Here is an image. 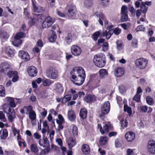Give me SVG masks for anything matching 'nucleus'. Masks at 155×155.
I'll return each mask as SVG.
<instances>
[{"instance_id":"4c0bfd02","label":"nucleus","mask_w":155,"mask_h":155,"mask_svg":"<svg viewBox=\"0 0 155 155\" xmlns=\"http://www.w3.org/2000/svg\"><path fill=\"white\" fill-rule=\"evenodd\" d=\"M56 38V35L55 32L53 31H52V34L49 38V41L51 42H53L55 40Z\"/></svg>"},{"instance_id":"37998d69","label":"nucleus","mask_w":155,"mask_h":155,"mask_svg":"<svg viewBox=\"0 0 155 155\" xmlns=\"http://www.w3.org/2000/svg\"><path fill=\"white\" fill-rule=\"evenodd\" d=\"M52 83L51 81L49 79H46L43 82V85L44 86H48Z\"/></svg>"},{"instance_id":"6e6d98bb","label":"nucleus","mask_w":155,"mask_h":155,"mask_svg":"<svg viewBox=\"0 0 155 155\" xmlns=\"http://www.w3.org/2000/svg\"><path fill=\"white\" fill-rule=\"evenodd\" d=\"M127 7L126 5H123L121 9V14H127Z\"/></svg>"},{"instance_id":"e433bc0d","label":"nucleus","mask_w":155,"mask_h":155,"mask_svg":"<svg viewBox=\"0 0 155 155\" xmlns=\"http://www.w3.org/2000/svg\"><path fill=\"white\" fill-rule=\"evenodd\" d=\"M71 128L72 130V132L73 134L75 135H77L78 130L77 126L74 124H72L71 126Z\"/></svg>"},{"instance_id":"3c124183","label":"nucleus","mask_w":155,"mask_h":155,"mask_svg":"<svg viewBox=\"0 0 155 155\" xmlns=\"http://www.w3.org/2000/svg\"><path fill=\"white\" fill-rule=\"evenodd\" d=\"M103 50L104 51H106L107 50L108 48V44L107 42H104L102 45Z\"/></svg>"},{"instance_id":"393cba45","label":"nucleus","mask_w":155,"mask_h":155,"mask_svg":"<svg viewBox=\"0 0 155 155\" xmlns=\"http://www.w3.org/2000/svg\"><path fill=\"white\" fill-rule=\"evenodd\" d=\"M87 114V111L86 109L83 108L81 110L80 112V116L83 119H84L86 118Z\"/></svg>"},{"instance_id":"6e6552de","label":"nucleus","mask_w":155,"mask_h":155,"mask_svg":"<svg viewBox=\"0 0 155 155\" xmlns=\"http://www.w3.org/2000/svg\"><path fill=\"white\" fill-rule=\"evenodd\" d=\"M54 19L50 16H48L45 18L42 24V26L44 28H48L54 23Z\"/></svg>"},{"instance_id":"864d4df0","label":"nucleus","mask_w":155,"mask_h":155,"mask_svg":"<svg viewBox=\"0 0 155 155\" xmlns=\"http://www.w3.org/2000/svg\"><path fill=\"white\" fill-rule=\"evenodd\" d=\"M139 109L141 111L146 112L147 110L148 107L145 105L140 106L139 107Z\"/></svg>"},{"instance_id":"423d86ee","label":"nucleus","mask_w":155,"mask_h":155,"mask_svg":"<svg viewBox=\"0 0 155 155\" xmlns=\"http://www.w3.org/2000/svg\"><path fill=\"white\" fill-rule=\"evenodd\" d=\"M7 106V104L3 106V110L5 112H7V117L9 121L12 123L13 122L14 120L16 118L15 113L14 111V109H11L9 107H7L8 109V112H7L6 110L5 109V107Z\"/></svg>"},{"instance_id":"338daca9","label":"nucleus","mask_w":155,"mask_h":155,"mask_svg":"<svg viewBox=\"0 0 155 155\" xmlns=\"http://www.w3.org/2000/svg\"><path fill=\"white\" fill-rule=\"evenodd\" d=\"M132 46L134 48H136L137 46V39H134L132 41Z\"/></svg>"},{"instance_id":"58836bf2","label":"nucleus","mask_w":155,"mask_h":155,"mask_svg":"<svg viewBox=\"0 0 155 155\" xmlns=\"http://www.w3.org/2000/svg\"><path fill=\"white\" fill-rule=\"evenodd\" d=\"M101 33V32L100 31L95 32L93 34L92 38L94 41H97Z\"/></svg>"},{"instance_id":"603ef678","label":"nucleus","mask_w":155,"mask_h":155,"mask_svg":"<svg viewBox=\"0 0 155 155\" xmlns=\"http://www.w3.org/2000/svg\"><path fill=\"white\" fill-rule=\"evenodd\" d=\"M18 74L17 71H9L8 73V76L9 78H11L14 76L15 74Z\"/></svg>"},{"instance_id":"0e129e2a","label":"nucleus","mask_w":155,"mask_h":155,"mask_svg":"<svg viewBox=\"0 0 155 155\" xmlns=\"http://www.w3.org/2000/svg\"><path fill=\"white\" fill-rule=\"evenodd\" d=\"M12 131L14 133V135L15 136L16 134H19L20 131L19 130L16 129L14 126V125L12 127Z\"/></svg>"},{"instance_id":"8fccbe9b","label":"nucleus","mask_w":155,"mask_h":155,"mask_svg":"<svg viewBox=\"0 0 155 155\" xmlns=\"http://www.w3.org/2000/svg\"><path fill=\"white\" fill-rule=\"evenodd\" d=\"M0 119L4 122H6L7 121L6 118L4 114L1 111H0Z\"/></svg>"},{"instance_id":"c756f323","label":"nucleus","mask_w":155,"mask_h":155,"mask_svg":"<svg viewBox=\"0 0 155 155\" xmlns=\"http://www.w3.org/2000/svg\"><path fill=\"white\" fill-rule=\"evenodd\" d=\"M33 9L35 12L39 13L43 11V8L38 5H36L33 3Z\"/></svg>"},{"instance_id":"4468645a","label":"nucleus","mask_w":155,"mask_h":155,"mask_svg":"<svg viewBox=\"0 0 155 155\" xmlns=\"http://www.w3.org/2000/svg\"><path fill=\"white\" fill-rule=\"evenodd\" d=\"M125 138L127 141L129 142L132 141L135 138V134L132 131L127 132L125 134Z\"/></svg>"},{"instance_id":"a19ab883","label":"nucleus","mask_w":155,"mask_h":155,"mask_svg":"<svg viewBox=\"0 0 155 155\" xmlns=\"http://www.w3.org/2000/svg\"><path fill=\"white\" fill-rule=\"evenodd\" d=\"M146 100L147 103L149 105H152L154 103V101L153 99L149 96L147 97Z\"/></svg>"},{"instance_id":"20e7f679","label":"nucleus","mask_w":155,"mask_h":155,"mask_svg":"<svg viewBox=\"0 0 155 155\" xmlns=\"http://www.w3.org/2000/svg\"><path fill=\"white\" fill-rule=\"evenodd\" d=\"M148 62V61L147 59L140 58L136 59L135 61V64L136 68L142 69L146 68Z\"/></svg>"},{"instance_id":"dca6fc26","label":"nucleus","mask_w":155,"mask_h":155,"mask_svg":"<svg viewBox=\"0 0 155 155\" xmlns=\"http://www.w3.org/2000/svg\"><path fill=\"white\" fill-rule=\"evenodd\" d=\"M97 17L98 18V21L100 24L102 26L103 25V23L105 24H108V21H107L105 17L102 14L100 13L97 15Z\"/></svg>"},{"instance_id":"9b49d317","label":"nucleus","mask_w":155,"mask_h":155,"mask_svg":"<svg viewBox=\"0 0 155 155\" xmlns=\"http://www.w3.org/2000/svg\"><path fill=\"white\" fill-rule=\"evenodd\" d=\"M71 52L72 54L75 56H79L81 54V48L76 45H73L71 47Z\"/></svg>"},{"instance_id":"2f4dec72","label":"nucleus","mask_w":155,"mask_h":155,"mask_svg":"<svg viewBox=\"0 0 155 155\" xmlns=\"http://www.w3.org/2000/svg\"><path fill=\"white\" fill-rule=\"evenodd\" d=\"M29 118L31 119V122L33 124V122L36 119V114L35 112L33 110L29 113Z\"/></svg>"},{"instance_id":"2eb2a0df","label":"nucleus","mask_w":155,"mask_h":155,"mask_svg":"<svg viewBox=\"0 0 155 155\" xmlns=\"http://www.w3.org/2000/svg\"><path fill=\"white\" fill-rule=\"evenodd\" d=\"M28 72L29 75L31 77L35 76L37 73L36 68L33 66L29 67L28 69Z\"/></svg>"},{"instance_id":"4be33fe9","label":"nucleus","mask_w":155,"mask_h":155,"mask_svg":"<svg viewBox=\"0 0 155 155\" xmlns=\"http://www.w3.org/2000/svg\"><path fill=\"white\" fill-rule=\"evenodd\" d=\"M67 143L69 148L71 149L76 144L75 141L72 137H69L67 140Z\"/></svg>"},{"instance_id":"412c9836","label":"nucleus","mask_w":155,"mask_h":155,"mask_svg":"<svg viewBox=\"0 0 155 155\" xmlns=\"http://www.w3.org/2000/svg\"><path fill=\"white\" fill-rule=\"evenodd\" d=\"M5 53L9 57L13 56L15 54V51L10 47H8L5 49Z\"/></svg>"},{"instance_id":"4d7b16f0","label":"nucleus","mask_w":155,"mask_h":155,"mask_svg":"<svg viewBox=\"0 0 155 155\" xmlns=\"http://www.w3.org/2000/svg\"><path fill=\"white\" fill-rule=\"evenodd\" d=\"M24 108H25V110L27 111V113H29L30 112L33 111V108L31 106L29 105L28 106H24Z\"/></svg>"},{"instance_id":"0eeeda50","label":"nucleus","mask_w":155,"mask_h":155,"mask_svg":"<svg viewBox=\"0 0 155 155\" xmlns=\"http://www.w3.org/2000/svg\"><path fill=\"white\" fill-rule=\"evenodd\" d=\"M24 33L23 32L17 33L14 37V40L12 42V44L15 47H18L21 45L22 41L21 38L24 37Z\"/></svg>"},{"instance_id":"f8f14e48","label":"nucleus","mask_w":155,"mask_h":155,"mask_svg":"<svg viewBox=\"0 0 155 155\" xmlns=\"http://www.w3.org/2000/svg\"><path fill=\"white\" fill-rule=\"evenodd\" d=\"M11 69L10 65L6 62H2L0 65V71L5 72Z\"/></svg>"},{"instance_id":"c03bdc74","label":"nucleus","mask_w":155,"mask_h":155,"mask_svg":"<svg viewBox=\"0 0 155 155\" xmlns=\"http://www.w3.org/2000/svg\"><path fill=\"white\" fill-rule=\"evenodd\" d=\"M122 141L118 139H117L115 141V145L117 148L120 147L122 145Z\"/></svg>"},{"instance_id":"79ce46f5","label":"nucleus","mask_w":155,"mask_h":155,"mask_svg":"<svg viewBox=\"0 0 155 155\" xmlns=\"http://www.w3.org/2000/svg\"><path fill=\"white\" fill-rule=\"evenodd\" d=\"M124 110L125 112H127L129 115H131L132 114L131 109V107H128L127 105H124Z\"/></svg>"},{"instance_id":"680f3d73","label":"nucleus","mask_w":155,"mask_h":155,"mask_svg":"<svg viewBox=\"0 0 155 155\" xmlns=\"http://www.w3.org/2000/svg\"><path fill=\"white\" fill-rule=\"evenodd\" d=\"M126 155H134L133 150L130 148L128 149L126 151Z\"/></svg>"},{"instance_id":"49530a36","label":"nucleus","mask_w":155,"mask_h":155,"mask_svg":"<svg viewBox=\"0 0 155 155\" xmlns=\"http://www.w3.org/2000/svg\"><path fill=\"white\" fill-rule=\"evenodd\" d=\"M50 151V148L47 147L44 150H42L41 151L39 155H44L45 154L49 153Z\"/></svg>"},{"instance_id":"774afa93","label":"nucleus","mask_w":155,"mask_h":155,"mask_svg":"<svg viewBox=\"0 0 155 155\" xmlns=\"http://www.w3.org/2000/svg\"><path fill=\"white\" fill-rule=\"evenodd\" d=\"M71 37L70 35H68L65 38L66 42L68 44H70L72 41Z\"/></svg>"},{"instance_id":"ea45409f","label":"nucleus","mask_w":155,"mask_h":155,"mask_svg":"<svg viewBox=\"0 0 155 155\" xmlns=\"http://www.w3.org/2000/svg\"><path fill=\"white\" fill-rule=\"evenodd\" d=\"M120 117H119V119L120 122L121 126L123 128L126 127L128 125V122L126 120H121Z\"/></svg>"},{"instance_id":"6ab92c4d","label":"nucleus","mask_w":155,"mask_h":155,"mask_svg":"<svg viewBox=\"0 0 155 155\" xmlns=\"http://www.w3.org/2000/svg\"><path fill=\"white\" fill-rule=\"evenodd\" d=\"M81 150L83 153L85 155L89 154L90 151L89 146L87 144H83L82 146Z\"/></svg>"},{"instance_id":"09e8293b","label":"nucleus","mask_w":155,"mask_h":155,"mask_svg":"<svg viewBox=\"0 0 155 155\" xmlns=\"http://www.w3.org/2000/svg\"><path fill=\"white\" fill-rule=\"evenodd\" d=\"M121 20L122 21H125L128 19V16L127 14H121Z\"/></svg>"},{"instance_id":"bb28decb","label":"nucleus","mask_w":155,"mask_h":155,"mask_svg":"<svg viewBox=\"0 0 155 155\" xmlns=\"http://www.w3.org/2000/svg\"><path fill=\"white\" fill-rule=\"evenodd\" d=\"M84 4V7L89 8L93 5V3L92 0H85Z\"/></svg>"},{"instance_id":"f03ea898","label":"nucleus","mask_w":155,"mask_h":155,"mask_svg":"<svg viewBox=\"0 0 155 155\" xmlns=\"http://www.w3.org/2000/svg\"><path fill=\"white\" fill-rule=\"evenodd\" d=\"M93 61L95 65L99 68L103 67L106 62L103 54L101 53L94 55Z\"/></svg>"},{"instance_id":"f3484780","label":"nucleus","mask_w":155,"mask_h":155,"mask_svg":"<svg viewBox=\"0 0 155 155\" xmlns=\"http://www.w3.org/2000/svg\"><path fill=\"white\" fill-rule=\"evenodd\" d=\"M19 55L21 59L25 61H28L30 58L29 55L28 53L24 51H19Z\"/></svg>"},{"instance_id":"1a4fd4ad","label":"nucleus","mask_w":155,"mask_h":155,"mask_svg":"<svg viewBox=\"0 0 155 155\" xmlns=\"http://www.w3.org/2000/svg\"><path fill=\"white\" fill-rule=\"evenodd\" d=\"M110 105L109 102L107 101L105 102L101 108L102 114L100 115L101 117L106 114H107L109 111Z\"/></svg>"},{"instance_id":"39448f33","label":"nucleus","mask_w":155,"mask_h":155,"mask_svg":"<svg viewBox=\"0 0 155 155\" xmlns=\"http://www.w3.org/2000/svg\"><path fill=\"white\" fill-rule=\"evenodd\" d=\"M46 74L48 78L52 79L57 78L59 76L58 71L53 67H50L48 69Z\"/></svg>"},{"instance_id":"7ed1b4c3","label":"nucleus","mask_w":155,"mask_h":155,"mask_svg":"<svg viewBox=\"0 0 155 155\" xmlns=\"http://www.w3.org/2000/svg\"><path fill=\"white\" fill-rule=\"evenodd\" d=\"M113 127L110 122H106L103 125V128H102L101 125L100 124H98L97 128L99 129L102 134L107 133L110 130L113 129Z\"/></svg>"},{"instance_id":"f257e3e1","label":"nucleus","mask_w":155,"mask_h":155,"mask_svg":"<svg viewBox=\"0 0 155 155\" xmlns=\"http://www.w3.org/2000/svg\"><path fill=\"white\" fill-rule=\"evenodd\" d=\"M72 81L78 86L81 85L85 77V71L81 67H76L73 68L71 72Z\"/></svg>"},{"instance_id":"c9c22d12","label":"nucleus","mask_w":155,"mask_h":155,"mask_svg":"<svg viewBox=\"0 0 155 155\" xmlns=\"http://www.w3.org/2000/svg\"><path fill=\"white\" fill-rule=\"evenodd\" d=\"M9 37V35L5 31H2L0 33V37L2 38L6 39L8 38Z\"/></svg>"},{"instance_id":"de8ad7c7","label":"nucleus","mask_w":155,"mask_h":155,"mask_svg":"<svg viewBox=\"0 0 155 155\" xmlns=\"http://www.w3.org/2000/svg\"><path fill=\"white\" fill-rule=\"evenodd\" d=\"M141 11L144 14L146 13L147 10V7H146L145 5H142L140 6Z\"/></svg>"},{"instance_id":"9d476101","label":"nucleus","mask_w":155,"mask_h":155,"mask_svg":"<svg viewBox=\"0 0 155 155\" xmlns=\"http://www.w3.org/2000/svg\"><path fill=\"white\" fill-rule=\"evenodd\" d=\"M147 148V151L150 154H155V141L151 140L148 143Z\"/></svg>"},{"instance_id":"473e14b6","label":"nucleus","mask_w":155,"mask_h":155,"mask_svg":"<svg viewBox=\"0 0 155 155\" xmlns=\"http://www.w3.org/2000/svg\"><path fill=\"white\" fill-rule=\"evenodd\" d=\"M71 94H68L65 96L62 99L61 103L62 104H65L70 101L71 99Z\"/></svg>"},{"instance_id":"f704fd0d","label":"nucleus","mask_w":155,"mask_h":155,"mask_svg":"<svg viewBox=\"0 0 155 155\" xmlns=\"http://www.w3.org/2000/svg\"><path fill=\"white\" fill-rule=\"evenodd\" d=\"M30 148L31 151L34 153H37L38 152V149L35 144H32L30 146Z\"/></svg>"},{"instance_id":"bf43d9fd","label":"nucleus","mask_w":155,"mask_h":155,"mask_svg":"<svg viewBox=\"0 0 155 155\" xmlns=\"http://www.w3.org/2000/svg\"><path fill=\"white\" fill-rule=\"evenodd\" d=\"M145 28L143 25H140L138 26L136 29L137 31H144Z\"/></svg>"},{"instance_id":"cd10ccee","label":"nucleus","mask_w":155,"mask_h":155,"mask_svg":"<svg viewBox=\"0 0 155 155\" xmlns=\"http://www.w3.org/2000/svg\"><path fill=\"white\" fill-rule=\"evenodd\" d=\"M68 116L69 119L71 121L74 120L76 118V115L75 113L71 110L68 111Z\"/></svg>"},{"instance_id":"5701e85b","label":"nucleus","mask_w":155,"mask_h":155,"mask_svg":"<svg viewBox=\"0 0 155 155\" xmlns=\"http://www.w3.org/2000/svg\"><path fill=\"white\" fill-rule=\"evenodd\" d=\"M7 100V103L10 106L13 107H15L16 105L13 99L11 97H7L5 98Z\"/></svg>"},{"instance_id":"c85d7f7f","label":"nucleus","mask_w":155,"mask_h":155,"mask_svg":"<svg viewBox=\"0 0 155 155\" xmlns=\"http://www.w3.org/2000/svg\"><path fill=\"white\" fill-rule=\"evenodd\" d=\"M113 32L112 29L109 30L108 31L106 30L102 33V35L104 36H106L107 38L108 39L113 34Z\"/></svg>"},{"instance_id":"a878e982","label":"nucleus","mask_w":155,"mask_h":155,"mask_svg":"<svg viewBox=\"0 0 155 155\" xmlns=\"http://www.w3.org/2000/svg\"><path fill=\"white\" fill-rule=\"evenodd\" d=\"M8 132L7 129H4L0 131V137L2 139H5L8 136Z\"/></svg>"},{"instance_id":"ddd939ff","label":"nucleus","mask_w":155,"mask_h":155,"mask_svg":"<svg viewBox=\"0 0 155 155\" xmlns=\"http://www.w3.org/2000/svg\"><path fill=\"white\" fill-rule=\"evenodd\" d=\"M124 68L121 67L115 68L114 71V75L117 77H120L123 76L124 74Z\"/></svg>"},{"instance_id":"aec40b11","label":"nucleus","mask_w":155,"mask_h":155,"mask_svg":"<svg viewBox=\"0 0 155 155\" xmlns=\"http://www.w3.org/2000/svg\"><path fill=\"white\" fill-rule=\"evenodd\" d=\"M96 99V97L94 95H86L84 98V100L87 103H89L94 101Z\"/></svg>"},{"instance_id":"b1692460","label":"nucleus","mask_w":155,"mask_h":155,"mask_svg":"<svg viewBox=\"0 0 155 155\" xmlns=\"http://www.w3.org/2000/svg\"><path fill=\"white\" fill-rule=\"evenodd\" d=\"M54 90L57 92L61 93L63 92V88L60 83H57L55 85V88Z\"/></svg>"},{"instance_id":"a18cd8bd","label":"nucleus","mask_w":155,"mask_h":155,"mask_svg":"<svg viewBox=\"0 0 155 155\" xmlns=\"http://www.w3.org/2000/svg\"><path fill=\"white\" fill-rule=\"evenodd\" d=\"M0 96L2 97H5V88L2 85H0Z\"/></svg>"},{"instance_id":"13d9d810","label":"nucleus","mask_w":155,"mask_h":155,"mask_svg":"<svg viewBox=\"0 0 155 155\" xmlns=\"http://www.w3.org/2000/svg\"><path fill=\"white\" fill-rule=\"evenodd\" d=\"M113 33H114L115 35H118L121 32V30L118 28H116L114 30H112Z\"/></svg>"},{"instance_id":"5fc2aeb1","label":"nucleus","mask_w":155,"mask_h":155,"mask_svg":"<svg viewBox=\"0 0 155 155\" xmlns=\"http://www.w3.org/2000/svg\"><path fill=\"white\" fill-rule=\"evenodd\" d=\"M140 94H136L133 97V100L137 102H139L140 101Z\"/></svg>"},{"instance_id":"e2e57ef3","label":"nucleus","mask_w":155,"mask_h":155,"mask_svg":"<svg viewBox=\"0 0 155 155\" xmlns=\"http://www.w3.org/2000/svg\"><path fill=\"white\" fill-rule=\"evenodd\" d=\"M58 118L59 120L57 119L56 120H58L59 123H63L64 122V120L62 116L60 114L58 115Z\"/></svg>"},{"instance_id":"72a5a7b5","label":"nucleus","mask_w":155,"mask_h":155,"mask_svg":"<svg viewBox=\"0 0 155 155\" xmlns=\"http://www.w3.org/2000/svg\"><path fill=\"white\" fill-rule=\"evenodd\" d=\"M99 72L100 74V77L101 78L104 77L107 75V72L105 69H100Z\"/></svg>"},{"instance_id":"69168bd1","label":"nucleus","mask_w":155,"mask_h":155,"mask_svg":"<svg viewBox=\"0 0 155 155\" xmlns=\"http://www.w3.org/2000/svg\"><path fill=\"white\" fill-rule=\"evenodd\" d=\"M117 48L118 50H120L123 48V45L122 43L119 41H117Z\"/></svg>"},{"instance_id":"052dcab7","label":"nucleus","mask_w":155,"mask_h":155,"mask_svg":"<svg viewBox=\"0 0 155 155\" xmlns=\"http://www.w3.org/2000/svg\"><path fill=\"white\" fill-rule=\"evenodd\" d=\"M36 19L34 18H31L29 19V24L30 25H32L35 24Z\"/></svg>"},{"instance_id":"7c9ffc66","label":"nucleus","mask_w":155,"mask_h":155,"mask_svg":"<svg viewBox=\"0 0 155 155\" xmlns=\"http://www.w3.org/2000/svg\"><path fill=\"white\" fill-rule=\"evenodd\" d=\"M108 139L105 136H103L100 138L99 143L100 145L103 146L105 145L107 143Z\"/></svg>"},{"instance_id":"a211bd4d","label":"nucleus","mask_w":155,"mask_h":155,"mask_svg":"<svg viewBox=\"0 0 155 155\" xmlns=\"http://www.w3.org/2000/svg\"><path fill=\"white\" fill-rule=\"evenodd\" d=\"M75 7L70 6L68 9V15L70 18H73L75 17V13L74 11Z\"/></svg>"}]
</instances>
